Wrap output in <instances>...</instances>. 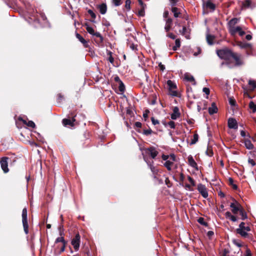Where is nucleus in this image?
Wrapping results in <instances>:
<instances>
[{"instance_id":"nucleus-14","label":"nucleus","mask_w":256,"mask_h":256,"mask_svg":"<svg viewBox=\"0 0 256 256\" xmlns=\"http://www.w3.org/2000/svg\"><path fill=\"white\" fill-rule=\"evenodd\" d=\"M203 8L206 10L212 12L215 10L216 6L211 1H204Z\"/></svg>"},{"instance_id":"nucleus-23","label":"nucleus","mask_w":256,"mask_h":256,"mask_svg":"<svg viewBox=\"0 0 256 256\" xmlns=\"http://www.w3.org/2000/svg\"><path fill=\"white\" fill-rule=\"evenodd\" d=\"M172 20L171 18H168L166 20V25L164 26V30L166 32H168L170 30L172 26Z\"/></svg>"},{"instance_id":"nucleus-28","label":"nucleus","mask_w":256,"mask_h":256,"mask_svg":"<svg viewBox=\"0 0 256 256\" xmlns=\"http://www.w3.org/2000/svg\"><path fill=\"white\" fill-rule=\"evenodd\" d=\"M240 27L239 26H234L228 30L232 36H234L236 33H238L239 30H240Z\"/></svg>"},{"instance_id":"nucleus-3","label":"nucleus","mask_w":256,"mask_h":256,"mask_svg":"<svg viewBox=\"0 0 256 256\" xmlns=\"http://www.w3.org/2000/svg\"><path fill=\"white\" fill-rule=\"evenodd\" d=\"M86 28L90 34L96 36L94 40L97 44H100L103 42L104 38L99 32H95L92 27L88 25L86 26Z\"/></svg>"},{"instance_id":"nucleus-43","label":"nucleus","mask_w":256,"mask_h":256,"mask_svg":"<svg viewBox=\"0 0 256 256\" xmlns=\"http://www.w3.org/2000/svg\"><path fill=\"white\" fill-rule=\"evenodd\" d=\"M152 131L150 128H148L147 130H144L143 132V134L146 136L150 135L152 134Z\"/></svg>"},{"instance_id":"nucleus-35","label":"nucleus","mask_w":256,"mask_h":256,"mask_svg":"<svg viewBox=\"0 0 256 256\" xmlns=\"http://www.w3.org/2000/svg\"><path fill=\"white\" fill-rule=\"evenodd\" d=\"M62 232H60V235L62 236ZM62 242V244L66 242L65 241V240L64 239V238L62 236L56 238V241H55V243H58V242Z\"/></svg>"},{"instance_id":"nucleus-21","label":"nucleus","mask_w":256,"mask_h":256,"mask_svg":"<svg viewBox=\"0 0 256 256\" xmlns=\"http://www.w3.org/2000/svg\"><path fill=\"white\" fill-rule=\"evenodd\" d=\"M76 38L82 44L84 48H88L89 46L88 41L86 40L83 37L78 33L76 34Z\"/></svg>"},{"instance_id":"nucleus-47","label":"nucleus","mask_w":256,"mask_h":256,"mask_svg":"<svg viewBox=\"0 0 256 256\" xmlns=\"http://www.w3.org/2000/svg\"><path fill=\"white\" fill-rule=\"evenodd\" d=\"M166 36L174 40L176 38V36L172 32H167Z\"/></svg>"},{"instance_id":"nucleus-1","label":"nucleus","mask_w":256,"mask_h":256,"mask_svg":"<svg viewBox=\"0 0 256 256\" xmlns=\"http://www.w3.org/2000/svg\"><path fill=\"white\" fill-rule=\"evenodd\" d=\"M22 2L28 10V12L32 17H34V20L40 22L42 20H45L46 19L44 13L42 12H38L36 10L35 12L34 9L31 8V6L29 4L28 1H22Z\"/></svg>"},{"instance_id":"nucleus-64","label":"nucleus","mask_w":256,"mask_h":256,"mask_svg":"<svg viewBox=\"0 0 256 256\" xmlns=\"http://www.w3.org/2000/svg\"><path fill=\"white\" fill-rule=\"evenodd\" d=\"M246 256H252V254L250 250H246Z\"/></svg>"},{"instance_id":"nucleus-20","label":"nucleus","mask_w":256,"mask_h":256,"mask_svg":"<svg viewBox=\"0 0 256 256\" xmlns=\"http://www.w3.org/2000/svg\"><path fill=\"white\" fill-rule=\"evenodd\" d=\"M228 126L230 128L237 129L238 126L236 120L233 118H229L228 120Z\"/></svg>"},{"instance_id":"nucleus-7","label":"nucleus","mask_w":256,"mask_h":256,"mask_svg":"<svg viewBox=\"0 0 256 256\" xmlns=\"http://www.w3.org/2000/svg\"><path fill=\"white\" fill-rule=\"evenodd\" d=\"M166 84L168 85L170 94L173 96H178V92L176 90L177 88L176 82L171 80H168L166 82Z\"/></svg>"},{"instance_id":"nucleus-30","label":"nucleus","mask_w":256,"mask_h":256,"mask_svg":"<svg viewBox=\"0 0 256 256\" xmlns=\"http://www.w3.org/2000/svg\"><path fill=\"white\" fill-rule=\"evenodd\" d=\"M188 162L189 164L194 168H197V164L193 158L192 156H189L188 157Z\"/></svg>"},{"instance_id":"nucleus-27","label":"nucleus","mask_w":256,"mask_h":256,"mask_svg":"<svg viewBox=\"0 0 256 256\" xmlns=\"http://www.w3.org/2000/svg\"><path fill=\"white\" fill-rule=\"evenodd\" d=\"M253 6L252 4V1H242V8L246 9L248 8H252Z\"/></svg>"},{"instance_id":"nucleus-54","label":"nucleus","mask_w":256,"mask_h":256,"mask_svg":"<svg viewBox=\"0 0 256 256\" xmlns=\"http://www.w3.org/2000/svg\"><path fill=\"white\" fill-rule=\"evenodd\" d=\"M115 6H118L122 4V1H113Z\"/></svg>"},{"instance_id":"nucleus-49","label":"nucleus","mask_w":256,"mask_h":256,"mask_svg":"<svg viewBox=\"0 0 256 256\" xmlns=\"http://www.w3.org/2000/svg\"><path fill=\"white\" fill-rule=\"evenodd\" d=\"M130 2L131 1H126L125 7L128 10L130 8Z\"/></svg>"},{"instance_id":"nucleus-52","label":"nucleus","mask_w":256,"mask_h":256,"mask_svg":"<svg viewBox=\"0 0 256 256\" xmlns=\"http://www.w3.org/2000/svg\"><path fill=\"white\" fill-rule=\"evenodd\" d=\"M6 4L8 6H10V8H14V6L13 5V4H12V2H14V1H10V0H8V1H6Z\"/></svg>"},{"instance_id":"nucleus-37","label":"nucleus","mask_w":256,"mask_h":256,"mask_svg":"<svg viewBox=\"0 0 256 256\" xmlns=\"http://www.w3.org/2000/svg\"><path fill=\"white\" fill-rule=\"evenodd\" d=\"M249 108L252 110L253 112H256V104L252 101H250L249 103Z\"/></svg>"},{"instance_id":"nucleus-8","label":"nucleus","mask_w":256,"mask_h":256,"mask_svg":"<svg viewBox=\"0 0 256 256\" xmlns=\"http://www.w3.org/2000/svg\"><path fill=\"white\" fill-rule=\"evenodd\" d=\"M235 60L236 66H239L244 65V64L242 56L238 53L233 52L232 57Z\"/></svg>"},{"instance_id":"nucleus-45","label":"nucleus","mask_w":256,"mask_h":256,"mask_svg":"<svg viewBox=\"0 0 256 256\" xmlns=\"http://www.w3.org/2000/svg\"><path fill=\"white\" fill-rule=\"evenodd\" d=\"M188 179L189 182H190V184L192 186H195V185H196L195 182H194V179L192 177H190V176H188Z\"/></svg>"},{"instance_id":"nucleus-60","label":"nucleus","mask_w":256,"mask_h":256,"mask_svg":"<svg viewBox=\"0 0 256 256\" xmlns=\"http://www.w3.org/2000/svg\"><path fill=\"white\" fill-rule=\"evenodd\" d=\"M158 66L161 70L163 71L165 69V66L164 65L162 64V63H160L158 64Z\"/></svg>"},{"instance_id":"nucleus-51","label":"nucleus","mask_w":256,"mask_h":256,"mask_svg":"<svg viewBox=\"0 0 256 256\" xmlns=\"http://www.w3.org/2000/svg\"><path fill=\"white\" fill-rule=\"evenodd\" d=\"M151 120L154 125H156L159 124V121L158 120L154 119V117L151 118Z\"/></svg>"},{"instance_id":"nucleus-61","label":"nucleus","mask_w":256,"mask_h":256,"mask_svg":"<svg viewBox=\"0 0 256 256\" xmlns=\"http://www.w3.org/2000/svg\"><path fill=\"white\" fill-rule=\"evenodd\" d=\"M229 102H230V104L232 105V106H234L235 105V100L232 98H230V100H229Z\"/></svg>"},{"instance_id":"nucleus-25","label":"nucleus","mask_w":256,"mask_h":256,"mask_svg":"<svg viewBox=\"0 0 256 256\" xmlns=\"http://www.w3.org/2000/svg\"><path fill=\"white\" fill-rule=\"evenodd\" d=\"M184 79L190 82H192V84L195 85L196 84V82L194 76L188 73H186L184 76Z\"/></svg>"},{"instance_id":"nucleus-50","label":"nucleus","mask_w":256,"mask_h":256,"mask_svg":"<svg viewBox=\"0 0 256 256\" xmlns=\"http://www.w3.org/2000/svg\"><path fill=\"white\" fill-rule=\"evenodd\" d=\"M202 92H204L206 95V98H208V96L210 94V89L208 88H204L202 89Z\"/></svg>"},{"instance_id":"nucleus-17","label":"nucleus","mask_w":256,"mask_h":256,"mask_svg":"<svg viewBox=\"0 0 256 256\" xmlns=\"http://www.w3.org/2000/svg\"><path fill=\"white\" fill-rule=\"evenodd\" d=\"M140 8H138V14L140 16H144L145 14L144 10L146 8V4L143 2V1H138Z\"/></svg>"},{"instance_id":"nucleus-4","label":"nucleus","mask_w":256,"mask_h":256,"mask_svg":"<svg viewBox=\"0 0 256 256\" xmlns=\"http://www.w3.org/2000/svg\"><path fill=\"white\" fill-rule=\"evenodd\" d=\"M233 52L228 48H224L216 50V54L221 59L228 60L231 58Z\"/></svg>"},{"instance_id":"nucleus-53","label":"nucleus","mask_w":256,"mask_h":256,"mask_svg":"<svg viewBox=\"0 0 256 256\" xmlns=\"http://www.w3.org/2000/svg\"><path fill=\"white\" fill-rule=\"evenodd\" d=\"M134 126L136 127V128H140L142 127V124L140 122H135L134 124Z\"/></svg>"},{"instance_id":"nucleus-36","label":"nucleus","mask_w":256,"mask_h":256,"mask_svg":"<svg viewBox=\"0 0 256 256\" xmlns=\"http://www.w3.org/2000/svg\"><path fill=\"white\" fill-rule=\"evenodd\" d=\"M180 40L178 38L175 41V46H173L172 50H177L178 48H180Z\"/></svg>"},{"instance_id":"nucleus-16","label":"nucleus","mask_w":256,"mask_h":256,"mask_svg":"<svg viewBox=\"0 0 256 256\" xmlns=\"http://www.w3.org/2000/svg\"><path fill=\"white\" fill-rule=\"evenodd\" d=\"M8 157H2L0 161L1 168L5 173L8 172L9 170L8 163Z\"/></svg>"},{"instance_id":"nucleus-22","label":"nucleus","mask_w":256,"mask_h":256,"mask_svg":"<svg viewBox=\"0 0 256 256\" xmlns=\"http://www.w3.org/2000/svg\"><path fill=\"white\" fill-rule=\"evenodd\" d=\"M76 120L73 117L72 120L68 119V118H64L62 120V124L64 126H74V122H75Z\"/></svg>"},{"instance_id":"nucleus-10","label":"nucleus","mask_w":256,"mask_h":256,"mask_svg":"<svg viewBox=\"0 0 256 256\" xmlns=\"http://www.w3.org/2000/svg\"><path fill=\"white\" fill-rule=\"evenodd\" d=\"M144 156V158L145 162H146L147 164L148 165L149 168L150 169L152 172L154 176V177L156 178V175L158 172V169L156 168L154 166V161L153 160H148L146 156L144 155V154H142Z\"/></svg>"},{"instance_id":"nucleus-46","label":"nucleus","mask_w":256,"mask_h":256,"mask_svg":"<svg viewBox=\"0 0 256 256\" xmlns=\"http://www.w3.org/2000/svg\"><path fill=\"white\" fill-rule=\"evenodd\" d=\"M118 88L120 91L121 92H123L124 90V85L122 81H120Z\"/></svg>"},{"instance_id":"nucleus-32","label":"nucleus","mask_w":256,"mask_h":256,"mask_svg":"<svg viewBox=\"0 0 256 256\" xmlns=\"http://www.w3.org/2000/svg\"><path fill=\"white\" fill-rule=\"evenodd\" d=\"M248 85L250 86V90H253L256 88V82L252 80H248Z\"/></svg>"},{"instance_id":"nucleus-11","label":"nucleus","mask_w":256,"mask_h":256,"mask_svg":"<svg viewBox=\"0 0 256 256\" xmlns=\"http://www.w3.org/2000/svg\"><path fill=\"white\" fill-rule=\"evenodd\" d=\"M230 206L232 208V212L234 214H237L242 207L238 202L234 200V202L230 204Z\"/></svg>"},{"instance_id":"nucleus-19","label":"nucleus","mask_w":256,"mask_h":256,"mask_svg":"<svg viewBox=\"0 0 256 256\" xmlns=\"http://www.w3.org/2000/svg\"><path fill=\"white\" fill-rule=\"evenodd\" d=\"M96 8L102 14H104L106 12L107 6L106 3L98 4Z\"/></svg>"},{"instance_id":"nucleus-2","label":"nucleus","mask_w":256,"mask_h":256,"mask_svg":"<svg viewBox=\"0 0 256 256\" xmlns=\"http://www.w3.org/2000/svg\"><path fill=\"white\" fill-rule=\"evenodd\" d=\"M162 160L165 161L164 163V167L166 168L168 170L171 171L174 164V162L176 160L175 155L174 154L170 155L162 154Z\"/></svg>"},{"instance_id":"nucleus-13","label":"nucleus","mask_w":256,"mask_h":256,"mask_svg":"<svg viewBox=\"0 0 256 256\" xmlns=\"http://www.w3.org/2000/svg\"><path fill=\"white\" fill-rule=\"evenodd\" d=\"M176 1H172L171 6V10L174 14V16L175 18H178L181 16V10L180 8L175 6Z\"/></svg>"},{"instance_id":"nucleus-55","label":"nucleus","mask_w":256,"mask_h":256,"mask_svg":"<svg viewBox=\"0 0 256 256\" xmlns=\"http://www.w3.org/2000/svg\"><path fill=\"white\" fill-rule=\"evenodd\" d=\"M232 216L231 213L230 212H226L225 213V216L226 218H230V216Z\"/></svg>"},{"instance_id":"nucleus-12","label":"nucleus","mask_w":256,"mask_h":256,"mask_svg":"<svg viewBox=\"0 0 256 256\" xmlns=\"http://www.w3.org/2000/svg\"><path fill=\"white\" fill-rule=\"evenodd\" d=\"M80 236L79 234H76L74 238L71 242V244L74 246V248L76 251H78L80 248Z\"/></svg>"},{"instance_id":"nucleus-29","label":"nucleus","mask_w":256,"mask_h":256,"mask_svg":"<svg viewBox=\"0 0 256 256\" xmlns=\"http://www.w3.org/2000/svg\"><path fill=\"white\" fill-rule=\"evenodd\" d=\"M244 145L247 149L252 150L254 145L249 139H246L244 142Z\"/></svg>"},{"instance_id":"nucleus-33","label":"nucleus","mask_w":256,"mask_h":256,"mask_svg":"<svg viewBox=\"0 0 256 256\" xmlns=\"http://www.w3.org/2000/svg\"><path fill=\"white\" fill-rule=\"evenodd\" d=\"M239 212L242 216L241 218L242 220H244L248 218L246 212H245L244 210L242 207Z\"/></svg>"},{"instance_id":"nucleus-18","label":"nucleus","mask_w":256,"mask_h":256,"mask_svg":"<svg viewBox=\"0 0 256 256\" xmlns=\"http://www.w3.org/2000/svg\"><path fill=\"white\" fill-rule=\"evenodd\" d=\"M180 114L179 108L177 106H175L172 109V113L170 114V118L172 120H175L180 118Z\"/></svg>"},{"instance_id":"nucleus-24","label":"nucleus","mask_w":256,"mask_h":256,"mask_svg":"<svg viewBox=\"0 0 256 256\" xmlns=\"http://www.w3.org/2000/svg\"><path fill=\"white\" fill-rule=\"evenodd\" d=\"M238 21L239 20L238 18H233L232 20H230L228 24V29L229 30L231 28H234V26H236V24H238Z\"/></svg>"},{"instance_id":"nucleus-59","label":"nucleus","mask_w":256,"mask_h":256,"mask_svg":"<svg viewBox=\"0 0 256 256\" xmlns=\"http://www.w3.org/2000/svg\"><path fill=\"white\" fill-rule=\"evenodd\" d=\"M186 30V26H183L182 28V30H180V32L182 34H185V32Z\"/></svg>"},{"instance_id":"nucleus-40","label":"nucleus","mask_w":256,"mask_h":256,"mask_svg":"<svg viewBox=\"0 0 256 256\" xmlns=\"http://www.w3.org/2000/svg\"><path fill=\"white\" fill-rule=\"evenodd\" d=\"M24 122L28 126L34 128L36 126L35 124L32 120L28 121L27 123L26 120H24Z\"/></svg>"},{"instance_id":"nucleus-56","label":"nucleus","mask_w":256,"mask_h":256,"mask_svg":"<svg viewBox=\"0 0 256 256\" xmlns=\"http://www.w3.org/2000/svg\"><path fill=\"white\" fill-rule=\"evenodd\" d=\"M66 242L62 244V246L61 247L60 250V253H61L62 252H64V251L65 248H66Z\"/></svg>"},{"instance_id":"nucleus-48","label":"nucleus","mask_w":256,"mask_h":256,"mask_svg":"<svg viewBox=\"0 0 256 256\" xmlns=\"http://www.w3.org/2000/svg\"><path fill=\"white\" fill-rule=\"evenodd\" d=\"M88 13L90 15L92 18L95 19L96 18V15L92 10H88Z\"/></svg>"},{"instance_id":"nucleus-57","label":"nucleus","mask_w":256,"mask_h":256,"mask_svg":"<svg viewBox=\"0 0 256 256\" xmlns=\"http://www.w3.org/2000/svg\"><path fill=\"white\" fill-rule=\"evenodd\" d=\"M230 219L233 222H235L237 220V218H236V216H233L232 214Z\"/></svg>"},{"instance_id":"nucleus-5","label":"nucleus","mask_w":256,"mask_h":256,"mask_svg":"<svg viewBox=\"0 0 256 256\" xmlns=\"http://www.w3.org/2000/svg\"><path fill=\"white\" fill-rule=\"evenodd\" d=\"M250 230V228L248 226H245V223L242 222L239 224V228L236 230L237 234H240L242 236L246 238L248 236V232Z\"/></svg>"},{"instance_id":"nucleus-26","label":"nucleus","mask_w":256,"mask_h":256,"mask_svg":"<svg viewBox=\"0 0 256 256\" xmlns=\"http://www.w3.org/2000/svg\"><path fill=\"white\" fill-rule=\"evenodd\" d=\"M218 112V108L214 102H212L210 107L208 108V112L210 114H213L216 113Z\"/></svg>"},{"instance_id":"nucleus-44","label":"nucleus","mask_w":256,"mask_h":256,"mask_svg":"<svg viewBox=\"0 0 256 256\" xmlns=\"http://www.w3.org/2000/svg\"><path fill=\"white\" fill-rule=\"evenodd\" d=\"M108 54L110 56L108 60L111 64H113L114 62V58L112 56V52H108Z\"/></svg>"},{"instance_id":"nucleus-38","label":"nucleus","mask_w":256,"mask_h":256,"mask_svg":"<svg viewBox=\"0 0 256 256\" xmlns=\"http://www.w3.org/2000/svg\"><path fill=\"white\" fill-rule=\"evenodd\" d=\"M198 134H194L193 136V138L192 140L190 142L191 144H195L198 140Z\"/></svg>"},{"instance_id":"nucleus-39","label":"nucleus","mask_w":256,"mask_h":256,"mask_svg":"<svg viewBox=\"0 0 256 256\" xmlns=\"http://www.w3.org/2000/svg\"><path fill=\"white\" fill-rule=\"evenodd\" d=\"M165 126H168L170 128H175V122L173 121H170L167 124H164Z\"/></svg>"},{"instance_id":"nucleus-41","label":"nucleus","mask_w":256,"mask_h":256,"mask_svg":"<svg viewBox=\"0 0 256 256\" xmlns=\"http://www.w3.org/2000/svg\"><path fill=\"white\" fill-rule=\"evenodd\" d=\"M198 223H200L202 225H203L204 226H208L207 222H206L204 221V218H200L198 219Z\"/></svg>"},{"instance_id":"nucleus-15","label":"nucleus","mask_w":256,"mask_h":256,"mask_svg":"<svg viewBox=\"0 0 256 256\" xmlns=\"http://www.w3.org/2000/svg\"><path fill=\"white\" fill-rule=\"evenodd\" d=\"M198 190L204 198L208 197V192L206 186L201 184L198 186Z\"/></svg>"},{"instance_id":"nucleus-58","label":"nucleus","mask_w":256,"mask_h":256,"mask_svg":"<svg viewBox=\"0 0 256 256\" xmlns=\"http://www.w3.org/2000/svg\"><path fill=\"white\" fill-rule=\"evenodd\" d=\"M248 163L250 164L252 166H254L256 164L254 161L252 159L248 160Z\"/></svg>"},{"instance_id":"nucleus-9","label":"nucleus","mask_w":256,"mask_h":256,"mask_svg":"<svg viewBox=\"0 0 256 256\" xmlns=\"http://www.w3.org/2000/svg\"><path fill=\"white\" fill-rule=\"evenodd\" d=\"M146 154L150 156L152 158L154 159L158 154V151L154 146H150L144 150Z\"/></svg>"},{"instance_id":"nucleus-63","label":"nucleus","mask_w":256,"mask_h":256,"mask_svg":"<svg viewBox=\"0 0 256 256\" xmlns=\"http://www.w3.org/2000/svg\"><path fill=\"white\" fill-rule=\"evenodd\" d=\"M238 33L240 36H243L245 34V32L242 30V28H240V30H239Z\"/></svg>"},{"instance_id":"nucleus-34","label":"nucleus","mask_w":256,"mask_h":256,"mask_svg":"<svg viewBox=\"0 0 256 256\" xmlns=\"http://www.w3.org/2000/svg\"><path fill=\"white\" fill-rule=\"evenodd\" d=\"M214 38V37L213 36L210 35V34H207L206 36V40L208 43L212 45L213 44V40Z\"/></svg>"},{"instance_id":"nucleus-31","label":"nucleus","mask_w":256,"mask_h":256,"mask_svg":"<svg viewBox=\"0 0 256 256\" xmlns=\"http://www.w3.org/2000/svg\"><path fill=\"white\" fill-rule=\"evenodd\" d=\"M238 46L242 48H248L250 50L252 48L251 44L246 42H240Z\"/></svg>"},{"instance_id":"nucleus-62","label":"nucleus","mask_w":256,"mask_h":256,"mask_svg":"<svg viewBox=\"0 0 256 256\" xmlns=\"http://www.w3.org/2000/svg\"><path fill=\"white\" fill-rule=\"evenodd\" d=\"M164 18H168V10H165L164 13Z\"/></svg>"},{"instance_id":"nucleus-42","label":"nucleus","mask_w":256,"mask_h":256,"mask_svg":"<svg viewBox=\"0 0 256 256\" xmlns=\"http://www.w3.org/2000/svg\"><path fill=\"white\" fill-rule=\"evenodd\" d=\"M206 154L209 156H213V152L211 148H208L207 150L206 151Z\"/></svg>"},{"instance_id":"nucleus-6","label":"nucleus","mask_w":256,"mask_h":256,"mask_svg":"<svg viewBox=\"0 0 256 256\" xmlns=\"http://www.w3.org/2000/svg\"><path fill=\"white\" fill-rule=\"evenodd\" d=\"M28 212L26 208H24L22 212V222L24 232L26 234L28 233Z\"/></svg>"}]
</instances>
